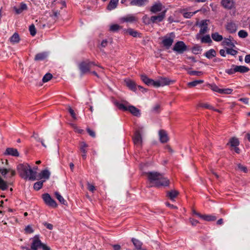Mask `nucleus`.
Here are the masks:
<instances>
[{
    "mask_svg": "<svg viewBox=\"0 0 250 250\" xmlns=\"http://www.w3.org/2000/svg\"><path fill=\"white\" fill-rule=\"evenodd\" d=\"M131 241L137 250H146V249L142 248L143 243L140 240L134 238H132Z\"/></svg>",
    "mask_w": 250,
    "mask_h": 250,
    "instance_id": "6ab92c4d",
    "label": "nucleus"
},
{
    "mask_svg": "<svg viewBox=\"0 0 250 250\" xmlns=\"http://www.w3.org/2000/svg\"><path fill=\"white\" fill-rule=\"evenodd\" d=\"M211 38L214 41L217 42H221L223 40V36L219 34L218 32L212 33Z\"/></svg>",
    "mask_w": 250,
    "mask_h": 250,
    "instance_id": "cd10ccee",
    "label": "nucleus"
},
{
    "mask_svg": "<svg viewBox=\"0 0 250 250\" xmlns=\"http://www.w3.org/2000/svg\"><path fill=\"white\" fill-rule=\"evenodd\" d=\"M42 197L43 201L47 206L52 208H56L57 207L56 202L51 198L48 193L42 194Z\"/></svg>",
    "mask_w": 250,
    "mask_h": 250,
    "instance_id": "6e6552de",
    "label": "nucleus"
},
{
    "mask_svg": "<svg viewBox=\"0 0 250 250\" xmlns=\"http://www.w3.org/2000/svg\"><path fill=\"white\" fill-rule=\"evenodd\" d=\"M96 64L88 60L81 62L79 65V69L82 74H85L90 71V70Z\"/></svg>",
    "mask_w": 250,
    "mask_h": 250,
    "instance_id": "39448f33",
    "label": "nucleus"
},
{
    "mask_svg": "<svg viewBox=\"0 0 250 250\" xmlns=\"http://www.w3.org/2000/svg\"><path fill=\"white\" fill-rule=\"evenodd\" d=\"M55 195L56 196V198L59 201V202L61 204L65 205V204L66 203V201L64 199L63 197L58 192H56L55 193Z\"/></svg>",
    "mask_w": 250,
    "mask_h": 250,
    "instance_id": "ea45409f",
    "label": "nucleus"
},
{
    "mask_svg": "<svg viewBox=\"0 0 250 250\" xmlns=\"http://www.w3.org/2000/svg\"><path fill=\"white\" fill-rule=\"evenodd\" d=\"M87 130L89 135L92 137H95V133L93 130L90 129L89 128H88Z\"/></svg>",
    "mask_w": 250,
    "mask_h": 250,
    "instance_id": "338daca9",
    "label": "nucleus"
},
{
    "mask_svg": "<svg viewBox=\"0 0 250 250\" xmlns=\"http://www.w3.org/2000/svg\"><path fill=\"white\" fill-rule=\"evenodd\" d=\"M226 52L227 54H230L232 56H235L238 53L237 51L232 48H227L226 49Z\"/></svg>",
    "mask_w": 250,
    "mask_h": 250,
    "instance_id": "8fccbe9b",
    "label": "nucleus"
},
{
    "mask_svg": "<svg viewBox=\"0 0 250 250\" xmlns=\"http://www.w3.org/2000/svg\"><path fill=\"white\" fill-rule=\"evenodd\" d=\"M200 106L203 108L209 109L210 110H214V107L208 103L202 104Z\"/></svg>",
    "mask_w": 250,
    "mask_h": 250,
    "instance_id": "864d4df0",
    "label": "nucleus"
},
{
    "mask_svg": "<svg viewBox=\"0 0 250 250\" xmlns=\"http://www.w3.org/2000/svg\"><path fill=\"white\" fill-rule=\"evenodd\" d=\"M43 225L46 227V228L50 230H52L53 229V225L50 223H48L47 222H45L43 223Z\"/></svg>",
    "mask_w": 250,
    "mask_h": 250,
    "instance_id": "e2e57ef3",
    "label": "nucleus"
},
{
    "mask_svg": "<svg viewBox=\"0 0 250 250\" xmlns=\"http://www.w3.org/2000/svg\"><path fill=\"white\" fill-rule=\"evenodd\" d=\"M201 50L202 49L200 46H194L192 48V52L195 54H198Z\"/></svg>",
    "mask_w": 250,
    "mask_h": 250,
    "instance_id": "bf43d9fd",
    "label": "nucleus"
},
{
    "mask_svg": "<svg viewBox=\"0 0 250 250\" xmlns=\"http://www.w3.org/2000/svg\"><path fill=\"white\" fill-rule=\"evenodd\" d=\"M88 147V145L84 142H82L80 143V149L83 153H86L87 150L86 148Z\"/></svg>",
    "mask_w": 250,
    "mask_h": 250,
    "instance_id": "4c0bfd02",
    "label": "nucleus"
},
{
    "mask_svg": "<svg viewBox=\"0 0 250 250\" xmlns=\"http://www.w3.org/2000/svg\"><path fill=\"white\" fill-rule=\"evenodd\" d=\"M4 154L13 156H18L19 155L17 149L14 148H7L4 152Z\"/></svg>",
    "mask_w": 250,
    "mask_h": 250,
    "instance_id": "5701e85b",
    "label": "nucleus"
},
{
    "mask_svg": "<svg viewBox=\"0 0 250 250\" xmlns=\"http://www.w3.org/2000/svg\"><path fill=\"white\" fill-rule=\"evenodd\" d=\"M207 20H203L201 21L199 24V27L200 28L199 33H198L196 35V39L199 40L200 38V35L204 34L207 33L208 30V24Z\"/></svg>",
    "mask_w": 250,
    "mask_h": 250,
    "instance_id": "9d476101",
    "label": "nucleus"
},
{
    "mask_svg": "<svg viewBox=\"0 0 250 250\" xmlns=\"http://www.w3.org/2000/svg\"><path fill=\"white\" fill-rule=\"evenodd\" d=\"M232 89L230 88L221 89L220 94H230L232 93Z\"/></svg>",
    "mask_w": 250,
    "mask_h": 250,
    "instance_id": "603ef678",
    "label": "nucleus"
},
{
    "mask_svg": "<svg viewBox=\"0 0 250 250\" xmlns=\"http://www.w3.org/2000/svg\"><path fill=\"white\" fill-rule=\"evenodd\" d=\"M134 144L137 146H141L142 143V138L141 133L139 130H137L135 132L134 136L133 138Z\"/></svg>",
    "mask_w": 250,
    "mask_h": 250,
    "instance_id": "ddd939ff",
    "label": "nucleus"
},
{
    "mask_svg": "<svg viewBox=\"0 0 250 250\" xmlns=\"http://www.w3.org/2000/svg\"><path fill=\"white\" fill-rule=\"evenodd\" d=\"M159 136L161 142L166 143L168 140V137L166 131L160 130L159 131Z\"/></svg>",
    "mask_w": 250,
    "mask_h": 250,
    "instance_id": "f3484780",
    "label": "nucleus"
},
{
    "mask_svg": "<svg viewBox=\"0 0 250 250\" xmlns=\"http://www.w3.org/2000/svg\"><path fill=\"white\" fill-rule=\"evenodd\" d=\"M245 62L247 63H250V54L247 55L245 56Z\"/></svg>",
    "mask_w": 250,
    "mask_h": 250,
    "instance_id": "774afa93",
    "label": "nucleus"
},
{
    "mask_svg": "<svg viewBox=\"0 0 250 250\" xmlns=\"http://www.w3.org/2000/svg\"><path fill=\"white\" fill-rule=\"evenodd\" d=\"M52 78V75L50 73H46L42 78L43 83H46L50 80Z\"/></svg>",
    "mask_w": 250,
    "mask_h": 250,
    "instance_id": "49530a36",
    "label": "nucleus"
},
{
    "mask_svg": "<svg viewBox=\"0 0 250 250\" xmlns=\"http://www.w3.org/2000/svg\"><path fill=\"white\" fill-rule=\"evenodd\" d=\"M47 56V53L45 52L39 53L36 55L35 60L36 61H42L45 59Z\"/></svg>",
    "mask_w": 250,
    "mask_h": 250,
    "instance_id": "72a5a7b5",
    "label": "nucleus"
},
{
    "mask_svg": "<svg viewBox=\"0 0 250 250\" xmlns=\"http://www.w3.org/2000/svg\"><path fill=\"white\" fill-rule=\"evenodd\" d=\"M234 66H235V65H232L230 69H228L225 70V72L229 75L233 74L236 73L235 68Z\"/></svg>",
    "mask_w": 250,
    "mask_h": 250,
    "instance_id": "a18cd8bd",
    "label": "nucleus"
},
{
    "mask_svg": "<svg viewBox=\"0 0 250 250\" xmlns=\"http://www.w3.org/2000/svg\"><path fill=\"white\" fill-rule=\"evenodd\" d=\"M121 28V27L119 25L117 24H114L110 25L109 27V30L112 32H116L120 29Z\"/></svg>",
    "mask_w": 250,
    "mask_h": 250,
    "instance_id": "79ce46f5",
    "label": "nucleus"
},
{
    "mask_svg": "<svg viewBox=\"0 0 250 250\" xmlns=\"http://www.w3.org/2000/svg\"><path fill=\"white\" fill-rule=\"evenodd\" d=\"M40 175L41 178L48 179L50 177V173L48 170H44L40 173Z\"/></svg>",
    "mask_w": 250,
    "mask_h": 250,
    "instance_id": "e433bc0d",
    "label": "nucleus"
},
{
    "mask_svg": "<svg viewBox=\"0 0 250 250\" xmlns=\"http://www.w3.org/2000/svg\"><path fill=\"white\" fill-rule=\"evenodd\" d=\"M204 83L203 80H195V81H192L191 82H189L188 83V85L189 87H194V86L197 85L198 84L202 83Z\"/></svg>",
    "mask_w": 250,
    "mask_h": 250,
    "instance_id": "58836bf2",
    "label": "nucleus"
},
{
    "mask_svg": "<svg viewBox=\"0 0 250 250\" xmlns=\"http://www.w3.org/2000/svg\"><path fill=\"white\" fill-rule=\"evenodd\" d=\"M236 69V72H240L241 73H244L248 72L250 69L245 66L243 65H236L234 66Z\"/></svg>",
    "mask_w": 250,
    "mask_h": 250,
    "instance_id": "393cba45",
    "label": "nucleus"
},
{
    "mask_svg": "<svg viewBox=\"0 0 250 250\" xmlns=\"http://www.w3.org/2000/svg\"><path fill=\"white\" fill-rule=\"evenodd\" d=\"M68 111L70 113V114H71L72 117L74 119H76V115L74 111V110L71 108V107H69L68 108Z\"/></svg>",
    "mask_w": 250,
    "mask_h": 250,
    "instance_id": "052dcab7",
    "label": "nucleus"
},
{
    "mask_svg": "<svg viewBox=\"0 0 250 250\" xmlns=\"http://www.w3.org/2000/svg\"><path fill=\"white\" fill-rule=\"evenodd\" d=\"M10 41L12 43H18L20 41V37L18 33H15L10 38Z\"/></svg>",
    "mask_w": 250,
    "mask_h": 250,
    "instance_id": "c9c22d12",
    "label": "nucleus"
},
{
    "mask_svg": "<svg viewBox=\"0 0 250 250\" xmlns=\"http://www.w3.org/2000/svg\"><path fill=\"white\" fill-rule=\"evenodd\" d=\"M0 173L5 179L11 178L14 176L16 172L14 170L9 168H0ZM8 188L7 184L0 176V189L2 190H6Z\"/></svg>",
    "mask_w": 250,
    "mask_h": 250,
    "instance_id": "7ed1b4c3",
    "label": "nucleus"
},
{
    "mask_svg": "<svg viewBox=\"0 0 250 250\" xmlns=\"http://www.w3.org/2000/svg\"><path fill=\"white\" fill-rule=\"evenodd\" d=\"M148 2V0H132L130 4L132 6L142 7L146 5Z\"/></svg>",
    "mask_w": 250,
    "mask_h": 250,
    "instance_id": "dca6fc26",
    "label": "nucleus"
},
{
    "mask_svg": "<svg viewBox=\"0 0 250 250\" xmlns=\"http://www.w3.org/2000/svg\"><path fill=\"white\" fill-rule=\"evenodd\" d=\"M126 85L131 90L136 91L137 90V86L135 83L131 80L126 79L125 80Z\"/></svg>",
    "mask_w": 250,
    "mask_h": 250,
    "instance_id": "aec40b11",
    "label": "nucleus"
},
{
    "mask_svg": "<svg viewBox=\"0 0 250 250\" xmlns=\"http://www.w3.org/2000/svg\"><path fill=\"white\" fill-rule=\"evenodd\" d=\"M147 177L151 184V186L160 187L167 186L169 185V180L164 176L157 172H150L147 173Z\"/></svg>",
    "mask_w": 250,
    "mask_h": 250,
    "instance_id": "f257e3e1",
    "label": "nucleus"
},
{
    "mask_svg": "<svg viewBox=\"0 0 250 250\" xmlns=\"http://www.w3.org/2000/svg\"><path fill=\"white\" fill-rule=\"evenodd\" d=\"M228 144H230L231 147L237 146L239 145V141L237 138L233 137L229 140Z\"/></svg>",
    "mask_w": 250,
    "mask_h": 250,
    "instance_id": "c756f323",
    "label": "nucleus"
},
{
    "mask_svg": "<svg viewBox=\"0 0 250 250\" xmlns=\"http://www.w3.org/2000/svg\"><path fill=\"white\" fill-rule=\"evenodd\" d=\"M238 28L237 25L234 22L230 21L226 25V29L229 33H235Z\"/></svg>",
    "mask_w": 250,
    "mask_h": 250,
    "instance_id": "4468645a",
    "label": "nucleus"
},
{
    "mask_svg": "<svg viewBox=\"0 0 250 250\" xmlns=\"http://www.w3.org/2000/svg\"><path fill=\"white\" fill-rule=\"evenodd\" d=\"M18 169L22 178L35 180L36 177V172L34 171L28 165H21L19 166Z\"/></svg>",
    "mask_w": 250,
    "mask_h": 250,
    "instance_id": "f03ea898",
    "label": "nucleus"
},
{
    "mask_svg": "<svg viewBox=\"0 0 250 250\" xmlns=\"http://www.w3.org/2000/svg\"><path fill=\"white\" fill-rule=\"evenodd\" d=\"M187 50V46L182 41L176 42L173 48V50L179 54H182Z\"/></svg>",
    "mask_w": 250,
    "mask_h": 250,
    "instance_id": "423d86ee",
    "label": "nucleus"
},
{
    "mask_svg": "<svg viewBox=\"0 0 250 250\" xmlns=\"http://www.w3.org/2000/svg\"><path fill=\"white\" fill-rule=\"evenodd\" d=\"M201 218L208 221H214L216 219L215 216L210 215H202Z\"/></svg>",
    "mask_w": 250,
    "mask_h": 250,
    "instance_id": "f704fd0d",
    "label": "nucleus"
},
{
    "mask_svg": "<svg viewBox=\"0 0 250 250\" xmlns=\"http://www.w3.org/2000/svg\"><path fill=\"white\" fill-rule=\"evenodd\" d=\"M163 5L161 2L158 1L153 4L150 7V11L152 13H156L160 12L163 9Z\"/></svg>",
    "mask_w": 250,
    "mask_h": 250,
    "instance_id": "2eb2a0df",
    "label": "nucleus"
},
{
    "mask_svg": "<svg viewBox=\"0 0 250 250\" xmlns=\"http://www.w3.org/2000/svg\"><path fill=\"white\" fill-rule=\"evenodd\" d=\"M160 105L159 104H155L153 108V111L154 112H158L160 111Z\"/></svg>",
    "mask_w": 250,
    "mask_h": 250,
    "instance_id": "680f3d73",
    "label": "nucleus"
},
{
    "mask_svg": "<svg viewBox=\"0 0 250 250\" xmlns=\"http://www.w3.org/2000/svg\"><path fill=\"white\" fill-rule=\"evenodd\" d=\"M138 18L134 15L128 14L120 19V21L122 23L129 22L133 23L137 21Z\"/></svg>",
    "mask_w": 250,
    "mask_h": 250,
    "instance_id": "9b49d317",
    "label": "nucleus"
},
{
    "mask_svg": "<svg viewBox=\"0 0 250 250\" xmlns=\"http://www.w3.org/2000/svg\"><path fill=\"white\" fill-rule=\"evenodd\" d=\"M238 35L241 38H245L248 36V34L245 30H241L238 32Z\"/></svg>",
    "mask_w": 250,
    "mask_h": 250,
    "instance_id": "de8ad7c7",
    "label": "nucleus"
},
{
    "mask_svg": "<svg viewBox=\"0 0 250 250\" xmlns=\"http://www.w3.org/2000/svg\"><path fill=\"white\" fill-rule=\"evenodd\" d=\"M107 43H108V42L106 40H103L101 42V43L99 46L100 48L101 49L102 48H104L105 47H106L107 46Z\"/></svg>",
    "mask_w": 250,
    "mask_h": 250,
    "instance_id": "6e6d98bb",
    "label": "nucleus"
},
{
    "mask_svg": "<svg viewBox=\"0 0 250 250\" xmlns=\"http://www.w3.org/2000/svg\"><path fill=\"white\" fill-rule=\"evenodd\" d=\"M178 194V192L176 190H171L167 192V196L171 200H174V199Z\"/></svg>",
    "mask_w": 250,
    "mask_h": 250,
    "instance_id": "c85d7f7f",
    "label": "nucleus"
},
{
    "mask_svg": "<svg viewBox=\"0 0 250 250\" xmlns=\"http://www.w3.org/2000/svg\"><path fill=\"white\" fill-rule=\"evenodd\" d=\"M174 83V81L171 80L166 77H160L158 80L155 81V87L164 86Z\"/></svg>",
    "mask_w": 250,
    "mask_h": 250,
    "instance_id": "0eeeda50",
    "label": "nucleus"
},
{
    "mask_svg": "<svg viewBox=\"0 0 250 250\" xmlns=\"http://www.w3.org/2000/svg\"><path fill=\"white\" fill-rule=\"evenodd\" d=\"M124 31L133 37H137L139 36V33L132 28L125 29Z\"/></svg>",
    "mask_w": 250,
    "mask_h": 250,
    "instance_id": "7c9ffc66",
    "label": "nucleus"
},
{
    "mask_svg": "<svg viewBox=\"0 0 250 250\" xmlns=\"http://www.w3.org/2000/svg\"><path fill=\"white\" fill-rule=\"evenodd\" d=\"M222 45L224 46H229L234 47V44L232 42V38L229 36L228 38H225L223 40Z\"/></svg>",
    "mask_w": 250,
    "mask_h": 250,
    "instance_id": "a878e982",
    "label": "nucleus"
},
{
    "mask_svg": "<svg viewBox=\"0 0 250 250\" xmlns=\"http://www.w3.org/2000/svg\"><path fill=\"white\" fill-rule=\"evenodd\" d=\"M189 74L191 75L200 76L203 74V72L201 71H192L189 72Z\"/></svg>",
    "mask_w": 250,
    "mask_h": 250,
    "instance_id": "13d9d810",
    "label": "nucleus"
},
{
    "mask_svg": "<svg viewBox=\"0 0 250 250\" xmlns=\"http://www.w3.org/2000/svg\"><path fill=\"white\" fill-rule=\"evenodd\" d=\"M216 55V52L213 49H210L205 53V56L208 59H210L215 57Z\"/></svg>",
    "mask_w": 250,
    "mask_h": 250,
    "instance_id": "2f4dec72",
    "label": "nucleus"
},
{
    "mask_svg": "<svg viewBox=\"0 0 250 250\" xmlns=\"http://www.w3.org/2000/svg\"><path fill=\"white\" fill-rule=\"evenodd\" d=\"M87 185H88V190L91 192H93L95 190V187L93 185H91L89 183H88Z\"/></svg>",
    "mask_w": 250,
    "mask_h": 250,
    "instance_id": "69168bd1",
    "label": "nucleus"
},
{
    "mask_svg": "<svg viewBox=\"0 0 250 250\" xmlns=\"http://www.w3.org/2000/svg\"><path fill=\"white\" fill-rule=\"evenodd\" d=\"M42 243L40 240L38 236H35L32 240V242L31 244V248H25L26 250H38V249L41 248Z\"/></svg>",
    "mask_w": 250,
    "mask_h": 250,
    "instance_id": "1a4fd4ad",
    "label": "nucleus"
},
{
    "mask_svg": "<svg viewBox=\"0 0 250 250\" xmlns=\"http://www.w3.org/2000/svg\"><path fill=\"white\" fill-rule=\"evenodd\" d=\"M143 22L146 24H149L151 22V18H149L147 15H144L142 18Z\"/></svg>",
    "mask_w": 250,
    "mask_h": 250,
    "instance_id": "37998d69",
    "label": "nucleus"
},
{
    "mask_svg": "<svg viewBox=\"0 0 250 250\" xmlns=\"http://www.w3.org/2000/svg\"><path fill=\"white\" fill-rule=\"evenodd\" d=\"M198 11H196L194 12H186L183 13V16L184 18L187 19L190 18L191 17H192L195 14H196Z\"/></svg>",
    "mask_w": 250,
    "mask_h": 250,
    "instance_id": "c03bdc74",
    "label": "nucleus"
},
{
    "mask_svg": "<svg viewBox=\"0 0 250 250\" xmlns=\"http://www.w3.org/2000/svg\"><path fill=\"white\" fill-rule=\"evenodd\" d=\"M209 87L210 88H211V89L212 90H213V91H215V92H218L219 93H221V88H219L218 87V86H217L216 84H211L209 85Z\"/></svg>",
    "mask_w": 250,
    "mask_h": 250,
    "instance_id": "09e8293b",
    "label": "nucleus"
},
{
    "mask_svg": "<svg viewBox=\"0 0 250 250\" xmlns=\"http://www.w3.org/2000/svg\"><path fill=\"white\" fill-rule=\"evenodd\" d=\"M115 105L120 109L121 110H123L124 111H127L128 110V104L127 102L125 103H119V102H115Z\"/></svg>",
    "mask_w": 250,
    "mask_h": 250,
    "instance_id": "bb28decb",
    "label": "nucleus"
},
{
    "mask_svg": "<svg viewBox=\"0 0 250 250\" xmlns=\"http://www.w3.org/2000/svg\"><path fill=\"white\" fill-rule=\"evenodd\" d=\"M221 2L225 8L231 9L234 6L233 0H222Z\"/></svg>",
    "mask_w": 250,
    "mask_h": 250,
    "instance_id": "b1692460",
    "label": "nucleus"
},
{
    "mask_svg": "<svg viewBox=\"0 0 250 250\" xmlns=\"http://www.w3.org/2000/svg\"><path fill=\"white\" fill-rule=\"evenodd\" d=\"M119 2V0H110L106 7V9L108 11H111L117 8Z\"/></svg>",
    "mask_w": 250,
    "mask_h": 250,
    "instance_id": "412c9836",
    "label": "nucleus"
},
{
    "mask_svg": "<svg viewBox=\"0 0 250 250\" xmlns=\"http://www.w3.org/2000/svg\"><path fill=\"white\" fill-rule=\"evenodd\" d=\"M134 116L139 117L141 115L140 110L133 105H128V110Z\"/></svg>",
    "mask_w": 250,
    "mask_h": 250,
    "instance_id": "4be33fe9",
    "label": "nucleus"
},
{
    "mask_svg": "<svg viewBox=\"0 0 250 250\" xmlns=\"http://www.w3.org/2000/svg\"><path fill=\"white\" fill-rule=\"evenodd\" d=\"M141 79L143 82L147 85H152L154 87H155V81L148 78L146 75H142L141 76Z\"/></svg>",
    "mask_w": 250,
    "mask_h": 250,
    "instance_id": "a211bd4d",
    "label": "nucleus"
},
{
    "mask_svg": "<svg viewBox=\"0 0 250 250\" xmlns=\"http://www.w3.org/2000/svg\"><path fill=\"white\" fill-rule=\"evenodd\" d=\"M29 31H30V34L32 36H34L36 35V28H35V27L34 24H31L29 26Z\"/></svg>",
    "mask_w": 250,
    "mask_h": 250,
    "instance_id": "3c124183",
    "label": "nucleus"
},
{
    "mask_svg": "<svg viewBox=\"0 0 250 250\" xmlns=\"http://www.w3.org/2000/svg\"><path fill=\"white\" fill-rule=\"evenodd\" d=\"M190 222L191 225L194 226H196L199 223V222L197 220L192 218L190 219Z\"/></svg>",
    "mask_w": 250,
    "mask_h": 250,
    "instance_id": "0e129e2a",
    "label": "nucleus"
},
{
    "mask_svg": "<svg viewBox=\"0 0 250 250\" xmlns=\"http://www.w3.org/2000/svg\"><path fill=\"white\" fill-rule=\"evenodd\" d=\"M238 168L242 171L244 172H247V168L246 167L242 166L240 164H238L237 165Z\"/></svg>",
    "mask_w": 250,
    "mask_h": 250,
    "instance_id": "4d7b16f0",
    "label": "nucleus"
},
{
    "mask_svg": "<svg viewBox=\"0 0 250 250\" xmlns=\"http://www.w3.org/2000/svg\"><path fill=\"white\" fill-rule=\"evenodd\" d=\"M25 231L27 233H32L33 232V229L30 225H28L25 228Z\"/></svg>",
    "mask_w": 250,
    "mask_h": 250,
    "instance_id": "5fc2aeb1",
    "label": "nucleus"
},
{
    "mask_svg": "<svg viewBox=\"0 0 250 250\" xmlns=\"http://www.w3.org/2000/svg\"><path fill=\"white\" fill-rule=\"evenodd\" d=\"M167 10L165 9L160 13L158 15L153 16L151 17V22L154 23L156 22H161L163 21L166 17V14Z\"/></svg>",
    "mask_w": 250,
    "mask_h": 250,
    "instance_id": "f8f14e48",
    "label": "nucleus"
},
{
    "mask_svg": "<svg viewBox=\"0 0 250 250\" xmlns=\"http://www.w3.org/2000/svg\"><path fill=\"white\" fill-rule=\"evenodd\" d=\"M44 181H39L35 183L34 185V188L36 190H40L42 187Z\"/></svg>",
    "mask_w": 250,
    "mask_h": 250,
    "instance_id": "a19ab883",
    "label": "nucleus"
},
{
    "mask_svg": "<svg viewBox=\"0 0 250 250\" xmlns=\"http://www.w3.org/2000/svg\"><path fill=\"white\" fill-rule=\"evenodd\" d=\"M175 35L174 32L167 34L162 38V43L163 46L167 49H169L173 43Z\"/></svg>",
    "mask_w": 250,
    "mask_h": 250,
    "instance_id": "20e7f679",
    "label": "nucleus"
},
{
    "mask_svg": "<svg viewBox=\"0 0 250 250\" xmlns=\"http://www.w3.org/2000/svg\"><path fill=\"white\" fill-rule=\"evenodd\" d=\"M199 39L202 43H211L212 42L209 35H207L203 37H201V35H200V38H199Z\"/></svg>",
    "mask_w": 250,
    "mask_h": 250,
    "instance_id": "473e14b6",
    "label": "nucleus"
}]
</instances>
